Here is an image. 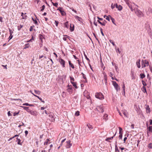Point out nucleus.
I'll use <instances>...</instances> for the list:
<instances>
[{
    "mask_svg": "<svg viewBox=\"0 0 152 152\" xmlns=\"http://www.w3.org/2000/svg\"><path fill=\"white\" fill-rule=\"evenodd\" d=\"M103 74L104 75V82H105V83H107V76L105 72H103Z\"/></svg>",
    "mask_w": 152,
    "mask_h": 152,
    "instance_id": "17",
    "label": "nucleus"
},
{
    "mask_svg": "<svg viewBox=\"0 0 152 152\" xmlns=\"http://www.w3.org/2000/svg\"><path fill=\"white\" fill-rule=\"evenodd\" d=\"M95 97L100 99H104V97L102 93L100 92H97L95 94Z\"/></svg>",
    "mask_w": 152,
    "mask_h": 152,
    "instance_id": "3",
    "label": "nucleus"
},
{
    "mask_svg": "<svg viewBox=\"0 0 152 152\" xmlns=\"http://www.w3.org/2000/svg\"><path fill=\"white\" fill-rule=\"evenodd\" d=\"M34 91L35 93L39 95L41 93V92L39 90H34Z\"/></svg>",
    "mask_w": 152,
    "mask_h": 152,
    "instance_id": "30",
    "label": "nucleus"
},
{
    "mask_svg": "<svg viewBox=\"0 0 152 152\" xmlns=\"http://www.w3.org/2000/svg\"><path fill=\"white\" fill-rule=\"evenodd\" d=\"M123 113L124 115L126 117H127V113L126 110H124L123 111Z\"/></svg>",
    "mask_w": 152,
    "mask_h": 152,
    "instance_id": "31",
    "label": "nucleus"
},
{
    "mask_svg": "<svg viewBox=\"0 0 152 152\" xmlns=\"http://www.w3.org/2000/svg\"><path fill=\"white\" fill-rule=\"evenodd\" d=\"M66 77V75H63L62 76L59 75L58 76V80H59L60 81H61L62 82V83H63L64 82V81Z\"/></svg>",
    "mask_w": 152,
    "mask_h": 152,
    "instance_id": "4",
    "label": "nucleus"
},
{
    "mask_svg": "<svg viewBox=\"0 0 152 152\" xmlns=\"http://www.w3.org/2000/svg\"><path fill=\"white\" fill-rule=\"evenodd\" d=\"M67 145H66V147L67 148H69L72 145V144L71 143V141L70 140H69L66 141Z\"/></svg>",
    "mask_w": 152,
    "mask_h": 152,
    "instance_id": "11",
    "label": "nucleus"
},
{
    "mask_svg": "<svg viewBox=\"0 0 152 152\" xmlns=\"http://www.w3.org/2000/svg\"><path fill=\"white\" fill-rule=\"evenodd\" d=\"M9 31L10 33V34L11 35H12V34L13 33V32L12 31V30L10 29H9Z\"/></svg>",
    "mask_w": 152,
    "mask_h": 152,
    "instance_id": "53",
    "label": "nucleus"
},
{
    "mask_svg": "<svg viewBox=\"0 0 152 152\" xmlns=\"http://www.w3.org/2000/svg\"><path fill=\"white\" fill-rule=\"evenodd\" d=\"M140 59H139L136 62L137 66V67L139 68H140Z\"/></svg>",
    "mask_w": 152,
    "mask_h": 152,
    "instance_id": "18",
    "label": "nucleus"
},
{
    "mask_svg": "<svg viewBox=\"0 0 152 152\" xmlns=\"http://www.w3.org/2000/svg\"><path fill=\"white\" fill-rule=\"evenodd\" d=\"M57 10L60 12L62 15L64 16L65 15V12H64V9L62 7H59Z\"/></svg>",
    "mask_w": 152,
    "mask_h": 152,
    "instance_id": "7",
    "label": "nucleus"
},
{
    "mask_svg": "<svg viewBox=\"0 0 152 152\" xmlns=\"http://www.w3.org/2000/svg\"><path fill=\"white\" fill-rule=\"evenodd\" d=\"M71 83L72 84L73 86H74L76 88H77V86H76V83L74 82H72Z\"/></svg>",
    "mask_w": 152,
    "mask_h": 152,
    "instance_id": "33",
    "label": "nucleus"
},
{
    "mask_svg": "<svg viewBox=\"0 0 152 152\" xmlns=\"http://www.w3.org/2000/svg\"><path fill=\"white\" fill-rule=\"evenodd\" d=\"M141 62L142 68L148 66V62L146 60H142Z\"/></svg>",
    "mask_w": 152,
    "mask_h": 152,
    "instance_id": "5",
    "label": "nucleus"
},
{
    "mask_svg": "<svg viewBox=\"0 0 152 152\" xmlns=\"http://www.w3.org/2000/svg\"><path fill=\"white\" fill-rule=\"evenodd\" d=\"M119 148L121 149V150L122 151V150H123L125 149V151H126L127 150L125 148H124L120 147Z\"/></svg>",
    "mask_w": 152,
    "mask_h": 152,
    "instance_id": "51",
    "label": "nucleus"
},
{
    "mask_svg": "<svg viewBox=\"0 0 152 152\" xmlns=\"http://www.w3.org/2000/svg\"><path fill=\"white\" fill-rule=\"evenodd\" d=\"M23 105H26V106H28L29 104L26 103H24L23 104Z\"/></svg>",
    "mask_w": 152,
    "mask_h": 152,
    "instance_id": "63",
    "label": "nucleus"
},
{
    "mask_svg": "<svg viewBox=\"0 0 152 152\" xmlns=\"http://www.w3.org/2000/svg\"><path fill=\"white\" fill-rule=\"evenodd\" d=\"M109 41L110 43H112L113 44V46H115V44L114 43V42H113V41L112 40H110Z\"/></svg>",
    "mask_w": 152,
    "mask_h": 152,
    "instance_id": "44",
    "label": "nucleus"
},
{
    "mask_svg": "<svg viewBox=\"0 0 152 152\" xmlns=\"http://www.w3.org/2000/svg\"><path fill=\"white\" fill-rule=\"evenodd\" d=\"M69 63L70 67H71L72 69H74L75 68L74 65L72 64L71 63L70 61H69Z\"/></svg>",
    "mask_w": 152,
    "mask_h": 152,
    "instance_id": "25",
    "label": "nucleus"
},
{
    "mask_svg": "<svg viewBox=\"0 0 152 152\" xmlns=\"http://www.w3.org/2000/svg\"><path fill=\"white\" fill-rule=\"evenodd\" d=\"M115 152H120V151H119V150L118 149V147H117V141H116L115 142Z\"/></svg>",
    "mask_w": 152,
    "mask_h": 152,
    "instance_id": "19",
    "label": "nucleus"
},
{
    "mask_svg": "<svg viewBox=\"0 0 152 152\" xmlns=\"http://www.w3.org/2000/svg\"><path fill=\"white\" fill-rule=\"evenodd\" d=\"M55 22L56 23V26H58V22L56 20L55 21Z\"/></svg>",
    "mask_w": 152,
    "mask_h": 152,
    "instance_id": "55",
    "label": "nucleus"
},
{
    "mask_svg": "<svg viewBox=\"0 0 152 152\" xmlns=\"http://www.w3.org/2000/svg\"><path fill=\"white\" fill-rule=\"evenodd\" d=\"M80 115V112L77 111L76 112L75 114V115L76 116H78Z\"/></svg>",
    "mask_w": 152,
    "mask_h": 152,
    "instance_id": "40",
    "label": "nucleus"
},
{
    "mask_svg": "<svg viewBox=\"0 0 152 152\" xmlns=\"http://www.w3.org/2000/svg\"><path fill=\"white\" fill-rule=\"evenodd\" d=\"M43 57H44L45 58H46V57L44 56L43 55H42L41 56H39V59H41V61L42 60V59L41 58H42Z\"/></svg>",
    "mask_w": 152,
    "mask_h": 152,
    "instance_id": "42",
    "label": "nucleus"
},
{
    "mask_svg": "<svg viewBox=\"0 0 152 152\" xmlns=\"http://www.w3.org/2000/svg\"><path fill=\"white\" fill-rule=\"evenodd\" d=\"M127 137H125L124 138V143H125V142L126 141V140H127Z\"/></svg>",
    "mask_w": 152,
    "mask_h": 152,
    "instance_id": "61",
    "label": "nucleus"
},
{
    "mask_svg": "<svg viewBox=\"0 0 152 152\" xmlns=\"http://www.w3.org/2000/svg\"><path fill=\"white\" fill-rule=\"evenodd\" d=\"M93 34L94 36V37L98 41H99L98 40V39L96 37V36L95 35V33H93Z\"/></svg>",
    "mask_w": 152,
    "mask_h": 152,
    "instance_id": "58",
    "label": "nucleus"
},
{
    "mask_svg": "<svg viewBox=\"0 0 152 152\" xmlns=\"http://www.w3.org/2000/svg\"><path fill=\"white\" fill-rule=\"evenodd\" d=\"M7 114L8 116H11L12 115L10 113V111L8 112Z\"/></svg>",
    "mask_w": 152,
    "mask_h": 152,
    "instance_id": "59",
    "label": "nucleus"
},
{
    "mask_svg": "<svg viewBox=\"0 0 152 152\" xmlns=\"http://www.w3.org/2000/svg\"><path fill=\"white\" fill-rule=\"evenodd\" d=\"M107 116L108 115L107 114H105L104 115V116L103 117V119H104L105 120H106L107 119Z\"/></svg>",
    "mask_w": 152,
    "mask_h": 152,
    "instance_id": "29",
    "label": "nucleus"
},
{
    "mask_svg": "<svg viewBox=\"0 0 152 152\" xmlns=\"http://www.w3.org/2000/svg\"><path fill=\"white\" fill-rule=\"evenodd\" d=\"M70 78L71 83H72V82H73V81H74V79L73 77L70 76Z\"/></svg>",
    "mask_w": 152,
    "mask_h": 152,
    "instance_id": "41",
    "label": "nucleus"
},
{
    "mask_svg": "<svg viewBox=\"0 0 152 152\" xmlns=\"http://www.w3.org/2000/svg\"><path fill=\"white\" fill-rule=\"evenodd\" d=\"M152 12V9L149 8H148V10L146 11V14L148 15H149L151 14V13Z\"/></svg>",
    "mask_w": 152,
    "mask_h": 152,
    "instance_id": "16",
    "label": "nucleus"
},
{
    "mask_svg": "<svg viewBox=\"0 0 152 152\" xmlns=\"http://www.w3.org/2000/svg\"><path fill=\"white\" fill-rule=\"evenodd\" d=\"M75 18L76 19H77L79 21H80V20L81 19V18L79 17V16H77V15H75Z\"/></svg>",
    "mask_w": 152,
    "mask_h": 152,
    "instance_id": "37",
    "label": "nucleus"
},
{
    "mask_svg": "<svg viewBox=\"0 0 152 152\" xmlns=\"http://www.w3.org/2000/svg\"><path fill=\"white\" fill-rule=\"evenodd\" d=\"M142 82L143 85V86H145L147 85L146 83H145V82L143 80L142 81Z\"/></svg>",
    "mask_w": 152,
    "mask_h": 152,
    "instance_id": "38",
    "label": "nucleus"
},
{
    "mask_svg": "<svg viewBox=\"0 0 152 152\" xmlns=\"http://www.w3.org/2000/svg\"><path fill=\"white\" fill-rule=\"evenodd\" d=\"M87 126L88 127V128L89 129V130H91V129H93V126L91 125H90L89 124H88L87 125Z\"/></svg>",
    "mask_w": 152,
    "mask_h": 152,
    "instance_id": "22",
    "label": "nucleus"
},
{
    "mask_svg": "<svg viewBox=\"0 0 152 152\" xmlns=\"http://www.w3.org/2000/svg\"><path fill=\"white\" fill-rule=\"evenodd\" d=\"M25 136H26L28 134V131L27 130H26L25 132Z\"/></svg>",
    "mask_w": 152,
    "mask_h": 152,
    "instance_id": "57",
    "label": "nucleus"
},
{
    "mask_svg": "<svg viewBox=\"0 0 152 152\" xmlns=\"http://www.w3.org/2000/svg\"><path fill=\"white\" fill-rule=\"evenodd\" d=\"M30 45L28 43H27L25 45V47H24V49H26L27 48H28L29 47Z\"/></svg>",
    "mask_w": 152,
    "mask_h": 152,
    "instance_id": "34",
    "label": "nucleus"
},
{
    "mask_svg": "<svg viewBox=\"0 0 152 152\" xmlns=\"http://www.w3.org/2000/svg\"><path fill=\"white\" fill-rule=\"evenodd\" d=\"M85 56L86 59L88 61H90L89 59L87 58V56L85 54H84Z\"/></svg>",
    "mask_w": 152,
    "mask_h": 152,
    "instance_id": "56",
    "label": "nucleus"
},
{
    "mask_svg": "<svg viewBox=\"0 0 152 152\" xmlns=\"http://www.w3.org/2000/svg\"><path fill=\"white\" fill-rule=\"evenodd\" d=\"M49 116L51 118V120L52 121H55V118H54V115L52 113H49Z\"/></svg>",
    "mask_w": 152,
    "mask_h": 152,
    "instance_id": "10",
    "label": "nucleus"
},
{
    "mask_svg": "<svg viewBox=\"0 0 152 152\" xmlns=\"http://www.w3.org/2000/svg\"><path fill=\"white\" fill-rule=\"evenodd\" d=\"M113 75V74L111 72H110L109 75L110 77H111Z\"/></svg>",
    "mask_w": 152,
    "mask_h": 152,
    "instance_id": "62",
    "label": "nucleus"
},
{
    "mask_svg": "<svg viewBox=\"0 0 152 152\" xmlns=\"http://www.w3.org/2000/svg\"><path fill=\"white\" fill-rule=\"evenodd\" d=\"M152 144L151 143H149L148 145V147L150 149L152 148Z\"/></svg>",
    "mask_w": 152,
    "mask_h": 152,
    "instance_id": "43",
    "label": "nucleus"
},
{
    "mask_svg": "<svg viewBox=\"0 0 152 152\" xmlns=\"http://www.w3.org/2000/svg\"><path fill=\"white\" fill-rule=\"evenodd\" d=\"M64 26L65 27H66L67 28H69V24L68 22H66L64 23Z\"/></svg>",
    "mask_w": 152,
    "mask_h": 152,
    "instance_id": "21",
    "label": "nucleus"
},
{
    "mask_svg": "<svg viewBox=\"0 0 152 152\" xmlns=\"http://www.w3.org/2000/svg\"><path fill=\"white\" fill-rule=\"evenodd\" d=\"M98 23H99L100 24L102 25L103 26H104L106 24V23H107L106 21L105 20H103L102 22H101L99 20H98Z\"/></svg>",
    "mask_w": 152,
    "mask_h": 152,
    "instance_id": "15",
    "label": "nucleus"
},
{
    "mask_svg": "<svg viewBox=\"0 0 152 152\" xmlns=\"http://www.w3.org/2000/svg\"><path fill=\"white\" fill-rule=\"evenodd\" d=\"M23 26L21 25L18 26V30L20 31L21 28L23 27Z\"/></svg>",
    "mask_w": 152,
    "mask_h": 152,
    "instance_id": "36",
    "label": "nucleus"
},
{
    "mask_svg": "<svg viewBox=\"0 0 152 152\" xmlns=\"http://www.w3.org/2000/svg\"><path fill=\"white\" fill-rule=\"evenodd\" d=\"M19 113V112H15L13 113V115L14 116H15L17 115Z\"/></svg>",
    "mask_w": 152,
    "mask_h": 152,
    "instance_id": "50",
    "label": "nucleus"
},
{
    "mask_svg": "<svg viewBox=\"0 0 152 152\" xmlns=\"http://www.w3.org/2000/svg\"><path fill=\"white\" fill-rule=\"evenodd\" d=\"M119 134H120V135L119 136V139H122V133L121 132V131H122V129L120 127H119Z\"/></svg>",
    "mask_w": 152,
    "mask_h": 152,
    "instance_id": "9",
    "label": "nucleus"
},
{
    "mask_svg": "<svg viewBox=\"0 0 152 152\" xmlns=\"http://www.w3.org/2000/svg\"><path fill=\"white\" fill-rule=\"evenodd\" d=\"M115 4H114L113 5V4L112 3V4L111 5V8L112 9H113L115 7Z\"/></svg>",
    "mask_w": 152,
    "mask_h": 152,
    "instance_id": "49",
    "label": "nucleus"
},
{
    "mask_svg": "<svg viewBox=\"0 0 152 152\" xmlns=\"http://www.w3.org/2000/svg\"><path fill=\"white\" fill-rule=\"evenodd\" d=\"M34 27V26H30V29H29V31H32V30H33V27Z\"/></svg>",
    "mask_w": 152,
    "mask_h": 152,
    "instance_id": "47",
    "label": "nucleus"
},
{
    "mask_svg": "<svg viewBox=\"0 0 152 152\" xmlns=\"http://www.w3.org/2000/svg\"><path fill=\"white\" fill-rule=\"evenodd\" d=\"M113 85L115 89L117 91L120 90V88L118 84L115 81H112Z\"/></svg>",
    "mask_w": 152,
    "mask_h": 152,
    "instance_id": "6",
    "label": "nucleus"
},
{
    "mask_svg": "<svg viewBox=\"0 0 152 152\" xmlns=\"http://www.w3.org/2000/svg\"><path fill=\"white\" fill-rule=\"evenodd\" d=\"M149 131L150 132H152V126H149L148 128Z\"/></svg>",
    "mask_w": 152,
    "mask_h": 152,
    "instance_id": "45",
    "label": "nucleus"
},
{
    "mask_svg": "<svg viewBox=\"0 0 152 152\" xmlns=\"http://www.w3.org/2000/svg\"><path fill=\"white\" fill-rule=\"evenodd\" d=\"M81 74L82 75V77L83 78L85 79H86V78L85 75L83 73H82Z\"/></svg>",
    "mask_w": 152,
    "mask_h": 152,
    "instance_id": "46",
    "label": "nucleus"
},
{
    "mask_svg": "<svg viewBox=\"0 0 152 152\" xmlns=\"http://www.w3.org/2000/svg\"><path fill=\"white\" fill-rule=\"evenodd\" d=\"M51 3L54 6L57 7L58 5V3H54L52 1H51Z\"/></svg>",
    "mask_w": 152,
    "mask_h": 152,
    "instance_id": "39",
    "label": "nucleus"
},
{
    "mask_svg": "<svg viewBox=\"0 0 152 152\" xmlns=\"http://www.w3.org/2000/svg\"><path fill=\"white\" fill-rule=\"evenodd\" d=\"M42 9H41V11H42L44 10V9H45V6L44 5H43L42 7Z\"/></svg>",
    "mask_w": 152,
    "mask_h": 152,
    "instance_id": "48",
    "label": "nucleus"
},
{
    "mask_svg": "<svg viewBox=\"0 0 152 152\" xmlns=\"http://www.w3.org/2000/svg\"><path fill=\"white\" fill-rule=\"evenodd\" d=\"M72 91H73V89L72 88V87H68L67 89V91L70 94H72Z\"/></svg>",
    "mask_w": 152,
    "mask_h": 152,
    "instance_id": "14",
    "label": "nucleus"
},
{
    "mask_svg": "<svg viewBox=\"0 0 152 152\" xmlns=\"http://www.w3.org/2000/svg\"><path fill=\"white\" fill-rule=\"evenodd\" d=\"M49 142H50V140L48 139H47L45 142L44 145H47L48 143H50Z\"/></svg>",
    "mask_w": 152,
    "mask_h": 152,
    "instance_id": "23",
    "label": "nucleus"
},
{
    "mask_svg": "<svg viewBox=\"0 0 152 152\" xmlns=\"http://www.w3.org/2000/svg\"><path fill=\"white\" fill-rule=\"evenodd\" d=\"M32 19L33 21L34 22V23L38 25V22L36 20H34L32 17Z\"/></svg>",
    "mask_w": 152,
    "mask_h": 152,
    "instance_id": "35",
    "label": "nucleus"
},
{
    "mask_svg": "<svg viewBox=\"0 0 152 152\" xmlns=\"http://www.w3.org/2000/svg\"><path fill=\"white\" fill-rule=\"evenodd\" d=\"M12 35H11L10 34V36L9 37V39H11L12 38Z\"/></svg>",
    "mask_w": 152,
    "mask_h": 152,
    "instance_id": "64",
    "label": "nucleus"
},
{
    "mask_svg": "<svg viewBox=\"0 0 152 152\" xmlns=\"http://www.w3.org/2000/svg\"><path fill=\"white\" fill-rule=\"evenodd\" d=\"M59 62L60 64L61 65L62 67H65V61L62 59L61 58L59 59Z\"/></svg>",
    "mask_w": 152,
    "mask_h": 152,
    "instance_id": "8",
    "label": "nucleus"
},
{
    "mask_svg": "<svg viewBox=\"0 0 152 152\" xmlns=\"http://www.w3.org/2000/svg\"><path fill=\"white\" fill-rule=\"evenodd\" d=\"M21 107L23 108L24 110H26L29 113H31V111L29 109V107H26L25 106H21Z\"/></svg>",
    "mask_w": 152,
    "mask_h": 152,
    "instance_id": "12",
    "label": "nucleus"
},
{
    "mask_svg": "<svg viewBox=\"0 0 152 152\" xmlns=\"http://www.w3.org/2000/svg\"><path fill=\"white\" fill-rule=\"evenodd\" d=\"M104 108H103V106L101 105L97 106L96 108L94 109L95 111L99 112V113H103L104 111Z\"/></svg>",
    "mask_w": 152,
    "mask_h": 152,
    "instance_id": "2",
    "label": "nucleus"
},
{
    "mask_svg": "<svg viewBox=\"0 0 152 152\" xmlns=\"http://www.w3.org/2000/svg\"><path fill=\"white\" fill-rule=\"evenodd\" d=\"M74 25L73 24H70V30L71 31L74 30Z\"/></svg>",
    "mask_w": 152,
    "mask_h": 152,
    "instance_id": "20",
    "label": "nucleus"
},
{
    "mask_svg": "<svg viewBox=\"0 0 152 152\" xmlns=\"http://www.w3.org/2000/svg\"><path fill=\"white\" fill-rule=\"evenodd\" d=\"M100 31H101V33L102 34V35L103 36H104V33L102 31V28H100Z\"/></svg>",
    "mask_w": 152,
    "mask_h": 152,
    "instance_id": "52",
    "label": "nucleus"
},
{
    "mask_svg": "<svg viewBox=\"0 0 152 152\" xmlns=\"http://www.w3.org/2000/svg\"><path fill=\"white\" fill-rule=\"evenodd\" d=\"M146 109V112L147 113H150V109L149 107V106H147Z\"/></svg>",
    "mask_w": 152,
    "mask_h": 152,
    "instance_id": "26",
    "label": "nucleus"
},
{
    "mask_svg": "<svg viewBox=\"0 0 152 152\" xmlns=\"http://www.w3.org/2000/svg\"><path fill=\"white\" fill-rule=\"evenodd\" d=\"M98 19L99 20H101V21H103V19L101 18H99V17H97Z\"/></svg>",
    "mask_w": 152,
    "mask_h": 152,
    "instance_id": "60",
    "label": "nucleus"
},
{
    "mask_svg": "<svg viewBox=\"0 0 152 152\" xmlns=\"http://www.w3.org/2000/svg\"><path fill=\"white\" fill-rule=\"evenodd\" d=\"M116 134V133H115V134H114V135L113 137H110L107 138L105 140L107 141H108V140H109L112 139H113V138L115 136Z\"/></svg>",
    "mask_w": 152,
    "mask_h": 152,
    "instance_id": "27",
    "label": "nucleus"
},
{
    "mask_svg": "<svg viewBox=\"0 0 152 152\" xmlns=\"http://www.w3.org/2000/svg\"><path fill=\"white\" fill-rule=\"evenodd\" d=\"M17 140L18 141V145H22V143L20 142L21 140L18 138V137L17 138Z\"/></svg>",
    "mask_w": 152,
    "mask_h": 152,
    "instance_id": "28",
    "label": "nucleus"
},
{
    "mask_svg": "<svg viewBox=\"0 0 152 152\" xmlns=\"http://www.w3.org/2000/svg\"><path fill=\"white\" fill-rule=\"evenodd\" d=\"M142 91L144 93H146L147 94L146 89L145 87V86H143L142 88Z\"/></svg>",
    "mask_w": 152,
    "mask_h": 152,
    "instance_id": "24",
    "label": "nucleus"
},
{
    "mask_svg": "<svg viewBox=\"0 0 152 152\" xmlns=\"http://www.w3.org/2000/svg\"><path fill=\"white\" fill-rule=\"evenodd\" d=\"M126 4L128 5L131 11H134V12L138 17L141 18L144 16L143 13L137 7H138L137 5L135 4L134 2L130 1L129 0H125Z\"/></svg>",
    "mask_w": 152,
    "mask_h": 152,
    "instance_id": "1",
    "label": "nucleus"
},
{
    "mask_svg": "<svg viewBox=\"0 0 152 152\" xmlns=\"http://www.w3.org/2000/svg\"><path fill=\"white\" fill-rule=\"evenodd\" d=\"M111 20H112V22L114 24H115L114 23V21H115L114 19V18H112V17H111Z\"/></svg>",
    "mask_w": 152,
    "mask_h": 152,
    "instance_id": "54",
    "label": "nucleus"
},
{
    "mask_svg": "<svg viewBox=\"0 0 152 152\" xmlns=\"http://www.w3.org/2000/svg\"><path fill=\"white\" fill-rule=\"evenodd\" d=\"M140 77L141 78L143 79L145 77V75L143 73H141L140 75Z\"/></svg>",
    "mask_w": 152,
    "mask_h": 152,
    "instance_id": "32",
    "label": "nucleus"
},
{
    "mask_svg": "<svg viewBox=\"0 0 152 152\" xmlns=\"http://www.w3.org/2000/svg\"><path fill=\"white\" fill-rule=\"evenodd\" d=\"M115 6L118 9V10L121 11L122 9V7L121 5H118L117 4H115Z\"/></svg>",
    "mask_w": 152,
    "mask_h": 152,
    "instance_id": "13",
    "label": "nucleus"
}]
</instances>
